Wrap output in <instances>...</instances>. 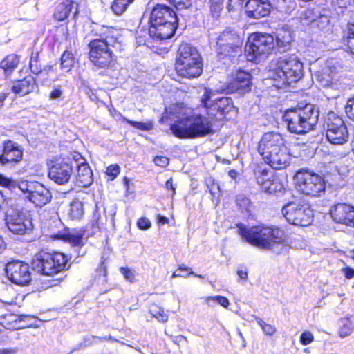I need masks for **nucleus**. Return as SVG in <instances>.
<instances>
[{
	"label": "nucleus",
	"instance_id": "f257e3e1",
	"mask_svg": "<svg viewBox=\"0 0 354 354\" xmlns=\"http://www.w3.org/2000/svg\"><path fill=\"white\" fill-rule=\"evenodd\" d=\"M213 114L192 113L178 118L170 125L172 134L178 139H197L214 135L228 120Z\"/></svg>",
	"mask_w": 354,
	"mask_h": 354
},
{
	"label": "nucleus",
	"instance_id": "f03ea898",
	"mask_svg": "<svg viewBox=\"0 0 354 354\" xmlns=\"http://www.w3.org/2000/svg\"><path fill=\"white\" fill-rule=\"evenodd\" d=\"M95 35L97 38L88 44V58L97 68H109L113 66L114 57L111 48H122L120 31L113 26H101Z\"/></svg>",
	"mask_w": 354,
	"mask_h": 354
},
{
	"label": "nucleus",
	"instance_id": "7ed1b4c3",
	"mask_svg": "<svg viewBox=\"0 0 354 354\" xmlns=\"http://www.w3.org/2000/svg\"><path fill=\"white\" fill-rule=\"evenodd\" d=\"M236 226L243 239L261 249L270 250L277 245L290 243L284 232L277 227L264 225L248 227L243 223H239Z\"/></svg>",
	"mask_w": 354,
	"mask_h": 354
},
{
	"label": "nucleus",
	"instance_id": "20e7f679",
	"mask_svg": "<svg viewBox=\"0 0 354 354\" xmlns=\"http://www.w3.org/2000/svg\"><path fill=\"white\" fill-rule=\"evenodd\" d=\"M174 68L178 77L192 80L200 77L203 71V58L197 48L182 43L178 48Z\"/></svg>",
	"mask_w": 354,
	"mask_h": 354
},
{
	"label": "nucleus",
	"instance_id": "39448f33",
	"mask_svg": "<svg viewBox=\"0 0 354 354\" xmlns=\"http://www.w3.org/2000/svg\"><path fill=\"white\" fill-rule=\"evenodd\" d=\"M318 111L310 104L302 107L288 109L283 115L288 130L299 135L313 130L318 122Z\"/></svg>",
	"mask_w": 354,
	"mask_h": 354
},
{
	"label": "nucleus",
	"instance_id": "423d86ee",
	"mask_svg": "<svg viewBox=\"0 0 354 354\" xmlns=\"http://www.w3.org/2000/svg\"><path fill=\"white\" fill-rule=\"evenodd\" d=\"M243 39L234 30L226 28L216 38L215 52L219 60L234 63L242 55Z\"/></svg>",
	"mask_w": 354,
	"mask_h": 354
},
{
	"label": "nucleus",
	"instance_id": "0eeeda50",
	"mask_svg": "<svg viewBox=\"0 0 354 354\" xmlns=\"http://www.w3.org/2000/svg\"><path fill=\"white\" fill-rule=\"evenodd\" d=\"M295 189L309 197H319L326 190L324 178L308 167L296 171L293 177Z\"/></svg>",
	"mask_w": 354,
	"mask_h": 354
},
{
	"label": "nucleus",
	"instance_id": "6e6552de",
	"mask_svg": "<svg viewBox=\"0 0 354 354\" xmlns=\"http://www.w3.org/2000/svg\"><path fill=\"white\" fill-rule=\"evenodd\" d=\"M272 73L274 80L284 84L295 83L303 77V63L295 55L280 57L275 61Z\"/></svg>",
	"mask_w": 354,
	"mask_h": 354
},
{
	"label": "nucleus",
	"instance_id": "1a4fd4ad",
	"mask_svg": "<svg viewBox=\"0 0 354 354\" xmlns=\"http://www.w3.org/2000/svg\"><path fill=\"white\" fill-rule=\"evenodd\" d=\"M66 263L67 259L64 254L49 253L41 250L34 256L31 266L32 270L37 273L53 276L64 270Z\"/></svg>",
	"mask_w": 354,
	"mask_h": 354
},
{
	"label": "nucleus",
	"instance_id": "9d476101",
	"mask_svg": "<svg viewBox=\"0 0 354 354\" xmlns=\"http://www.w3.org/2000/svg\"><path fill=\"white\" fill-rule=\"evenodd\" d=\"M275 47L274 38L271 34L254 32L250 34L245 46L249 61L257 62L270 55Z\"/></svg>",
	"mask_w": 354,
	"mask_h": 354
},
{
	"label": "nucleus",
	"instance_id": "9b49d317",
	"mask_svg": "<svg viewBox=\"0 0 354 354\" xmlns=\"http://www.w3.org/2000/svg\"><path fill=\"white\" fill-rule=\"evenodd\" d=\"M323 127L327 140L335 145H342L349 139L348 127L344 120L334 111H329L324 118Z\"/></svg>",
	"mask_w": 354,
	"mask_h": 354
},
{
	"label": "nucleus",
	"instance_id": "f8f14e48",
	"mask_svg": "<svg viewBox=\"0 0 354 354\" xmlns=\"http://www.w3.org/2000/svg\"><path fill=\"white\" fill-rule=\"evenodd\" d=\"M73 160L62 155L53 157L48 162V177L58 185L67 183L73 172Z\"/></svg>",
	"mask_w": 354,
	"mask_h": 354
},
{
	"label": "nucleus",
	"instance_id": "ddd939ff",
	"mask_svg": "<svg viewBox=\"0 0 354 354\" xmlns=\"http://www.w3.org/2000/svg\"><path fill=\"white\" fill-rule=\"evenodd\" d=\"M211 91L205 90L200 100V105L206 110L207 114H213L216 117L223 116V119L228 120L227 115L235 110L233 100L229 97H221L209 104Z\"/></svg>",
	"mask_w": 354,
	"mask_h": 354
},
{
	"label": "nucleus",
	"instance_id": "4468645a",
	"mask_svg": "<svg viewBox=\"0 0 354 354\" xmlns=\"http://www.w3.org/2000/svg\"><path fill=\"white\" fill-rule=\"evenodd\" d=\"M252 76L250 73L238 69L232 73L227 82L225 89L227 93L245 94L251 90Z\"/></svg>",
	"mask_w": 354,
	"mask_h": 354
},
{
	"label": "nucleus",
	"instance_id": "2eb2a0df",
	"mask_svg": "<svg viewBox=\"0 0 354 354\" xmlns=\"http://www.w3.org/2000/svg\"><path fill=\"white\" fill-rule=\"evenodd\" d=\"M285 144L286 142L281 133L273 131L266 132L260 138L257 150L261 158H263Z\"/></svg>",
	"mask_w": 354,
	"mask_h": 354
},
{
	"label": "nucleus",
	"instance_id": "dca6fc26",
	"mask_svg": "<svg viewBox=\"0 0 354 354\" xmlns=\"http://www.w3.org/2000/svg\"><path fill=\"white\" fill-rule=\"evenodd\" d=\"M281 212L286 221H310L313 211L310 207L290 201L285 204Z\"/></svg>",
	"mask_w": 354,
	"mask_h": 354
},
{
	"label": "nucleus",
	"instance_id": "f3484780",
	"mask_svg": "<svg viewBox=\"0 0 354 354\" xmlns=\"http://www.w3.org/2000/svg\"><path fill=\"white\" fill-rule=\"evenodd\" d=\"M6 272L8 279L17 285H27L31 280L29 266L21 261L8 263L6 266Z\"/></svg>",
	"mask_w": 354,
	"mask_h": 354
},
{
	"label": "nucleus",
	"instance_id": "a211bd4d",
	"mask_svg": "<svg viewBox=\"0 0 354 354\" xmlns=\"http://www.w3.org/2000/svg\"><path fill=\"white\" fill-rule=\"evenodd\" d=\"M178 27V22H149V35L157 41L171 38Z\"/></svg>",
	"mask_w": 354,
	"mask_h": 354
},
{
	"label": "nucleus",
	"instance_id": "6ab92c4d",
	"mask_svg": "<svg viewBox=\"0 0 354 354\" xmlns=\"http://www.w3.org/2000/svg\"><path fill=\"white\" fill-rule=\"evenodd\" d=\"M264 162L275 170L284 169L290 164L291 153L286 144L262 158Z\"/></svg>",
	"mask_w": 354,
	"mask_h": 354
},
{
	"label": "nucleus",
	"instance_id": "aec40b11",
	"mask_svg": "<svg viewBox=\"0 0 354 354\" xmlns=\"http://www.w3.org/2000/svg\"><path fill=\"white\" fill-rule=\"evenodd\" d=\"M22 157L23 150L17 143L10 139L2 142L0 164L4 165L10 162L17 163L22 159Z\"/></svg>",
	"mask_w": 354,
	"mask_h": 354
},
{
	"label": "nucleus",
	"instance_id": "412c9836",
	"mask_svg": "<svg viewBox=\"0 0 354 354\" xmlns=\"http://www.w3.org/2000/svg\"><path fill=\"white\" fill-rule=\"evenodd\" d=\"M316 80L323 88H333L340 80L339 72L335 65H327L318 71Z\"/></svg>",
	"mask_w": 354,
	"mask_h": 354
},
{
	"label": "nucleus",
	"instance_id": "4be33fe9",
	"mask_svg": "<svg viewBox=\"0 0 354 354\" xmlns=\"http://www.w3.org/2000/svg\"><path fill=\"white\" fill-rule=\"evenodd\" d=\"M178 22L174 9L162 3H156L150 14L149 22Z\"/></svg>",
	"mask_w": 354,
	"mask_h": 354
},
{
	"label": "nucleus",
	"instance_id": "5701e85b",
	"mask_svg": "<svg viewBox=\"0 0 354 354\" xmlns=\"http://www.w3.org/2000/svg\"><path fill=\"white\" fill-rule=\"evenodd\" d=\"M38 87L36 77L30 73L22 79L15 80L10 91L15 95L25 96L37 90Z\"/></svg>",
	"mask_w": 354,
	"mask_h": 354
},
{
	"label": "nucleus",
	"instance_id": "b1692460",
	"mask_svg": "<svg viewBox=\"0 0 354 354\" xmlns=\"http://www.w3.org/2000/svg\"><path fill=\"white\" fill-rule=\"evenodd\" d=\"M271 5L268 0H248L245 4V12L249 18L261 19L270 13Z\"/></svg>",
	"mask_w": 354,
	"mask_h": 354
},
{
	"label": "nucleus",
	"instance_id": "393cba45",
	"mask_svg": "<svg viewBox=\"0 0 354 354\" xmlns=\"http://www.w3.org/2000/svg\"><path fill=\"white\" fill-rule=\"evenodd\" d=\"M329 214L333 221H354V207L339 203L330 207Z\"/></svg>",
	"mask_w": 354,
	"mask_h": 354
},
{
	"label": "nucleus",
	"instance_id": "a878e982",
	"mask_svg": "<svg viewBox=\"0 0 354 354\" xmlns=\"http://www.w3.org/2000/svg\"><path fill=\"white\" fill-rule=\"evenodd\" d=\"M30 195L26 198L35 205L36 207H41L48 203L52 198L51 193L48 189L41 183L36 182Z\"/></svg>",
	"mask_w": 354,
	"mask_h": 354
},
{
	"label": "nucleus",
	"instance_id": "bb28decb",
	"mask_svg": "<svg viewBox=\"0 0 354 354\" xmlns=\"http://www.w3.org/2000/svg\"><path fill=\"white\" fill-rule=\"evenodd\" d=\"M34 212L17 205H10L5 210V221H32Z\"/></svg>",
	"mask_w": 354,
	"mask_h": 354
},
{
	"label": "nucleus",
	"instance_id": "cd10ccee",
	"mask_svg": "<svg viewBox=\"0 0 354 354\" xmlns=\"http://www.w3.org/2000/svg\"><path fill=\"white\" fill-rule=\"evenodd\" d=\"M86 230H72L64 228L63 232H59L52 234L51 236L55 239H62L69 242L75 246H80L84 244V236Z\"/></svg>",
	"mask_w": 354,
	"mask_h": 354
},
{
	"label": "nucleus",
	"instance_id": "c85d7f7f",
	"mask_svg": "<svg viewBox=\"0 0 354 354\" xmlns=\"http://www.w3.org/2000/svg\"><path fill=\"white\" fill-rule=\"evenodd\" d=\"M73 0H58L54 4L53 19L57 22L66 21L70 16L73 8Z\"/></svg>",
	"mask_w": 354,
	"mask_h": 354
},
{
	"label": "nucleus",
	"instance_id": "c756f323",
	"mask_svg": "<svg viewBox=\"0 0 354 354\" xmlns=\"http://www.w3.org/2000/svg\"><path fill=\"white\" fill-rule=\"evenodd\" d=\"M77 172L75 183L81 187H88L93 182V171L90 166L84 160L77 163Z\"/></svg>",
	"mask_w": 354,
	"mask_h": 354
},
{
	"label": "nucleus",
	"instance_id": "7c9ffc66",
	"mask_svg": "<svg viewBox=\"0 0 354 354\" xmlns=\"http://www.w3.org/2000/svg\"><path fill=\"white\" fill-rule=\"evenodd\" d=\"M38 73H32L36 79L41 84H45L48 82H53L58 79V75L53 65H46L44 67H40L37 69Z\"/></svg>",
	"mask_w": 354,
	"mask_h": 354
},
{
	"label": "nucleus",
	"instance_id": "2f4dec72",
	"mask_svg": "<svg viewBox=\"0 0 354 354\" xmlns=\"http://www.w3.org/2000/svg\"><path fill=\"white\" fill-rule=\"evenodd\" d=\"M254 180L260 189L263 187L270 178H272L276 173L272 172L268 168L263 167L261 164H257L252 170Z\"/></svg>",
	"mask_w": 354,
	"mask_h": 354
},
{
	"label": "nucleus",
	"instance_id": "473e14b6",
	"mask_svg": "<svg viewBox=\"0 0 354 354\" xmlns=\"http://www.w3.org/2000/svg\"><path fill=\"white\" fill-rule=\"evenodd\" d=\"M19 63V57L15 53H11L6 55L0 62V68L3 71L5 76L8 77L12 75L14 71L18 67Z\"/></svg>",
	"mask_w": 354,
	"mask_h": 354
},
{
	"label": "nucleus",
	"instance_id": "72a5a7b5",
	"mask_svg": "<svg viewBox=\"0 0 354 354\" xmlns=\"http://www.w3.org/2000/svg\"><path fill=\"white\" fill-rule=\"evenodd\" d=\"M286 189L283 182L280 180L277 174L270 178L269 181L261 189V192L268 194H275L277 193H283Z\"/></svg>",
	"mask_w": 354,
	"mask_h": 354
},
{
	"label": "nucleus",
	"instance_id": "f704fd0d",
	"mask_svg": "<svg viewBox=\"0 0 354 354\" xmlns=\"http://www.w3.org/2000/svg\"><path fill=\"white\" fill-rule=\"evenodd\" d=\"M67 214L71 221L82 219L84 214L83 203L77 198L73 199L68 205Z\"/></svg>",
	"mask_w": 354,
	"mask_h": 354
},
{
	"label": "nucleus",
	"instance_id": "c9c22d12",
	"mask_svg": "<svg viewBox=\"0 0 354 354\" xmlns=\"http://www.w3.org/2000/svg\"><path fill=\"white\" fill-rule=\"evenodd\" d=\"M236 205L241 211V213L245 215L248 220H254L255 215L252 212V205L250 201L247 197H238L236 199Z\"/></svg>",
	"mask_w": 354,
	"mask_h": 354
},
{
	"label": "nucleus",
	"instance_id": "e433bc0d",
	"mask_svg": "<svg viewBox=\"0 0 354 354\" xmlns=\"http://www.w3.org/2000/svg\"><path fill=\"white\" fill-rule=\"evenodd\" d=\"M8 229L15 234L30 233L33 229L32 223H5Z\"/></svg>",
	"mask_w": 354,
	"mask_h": 354
},
{
	"label": "nucleus",
	"instance_id": "4c0bfd02",
	"mask_svg": "<svg viewBox=\"0 0 354 354\" xmlns=\"http://www.w3.org/2000/svg\"><path fill=\"white\" fill-rule=\"evenodd\" d=\"M75 64V57L71 50H66L60 57V67L62 70L69 72Z\"/></svg>",
	"mask_w": 354,
	"mask_h": 354
},
{
	"label": "nucleus",
	"instance_id": "58836bf2",
	"mask_svg": "<svg viewBox=\"0 0 354 354\" xmlns=\"http://www.w3.org/2000/svg\"><path fill=\"white\" fill-rule=\"evenodd\" d=\"M135 0H113L111 3V9L112 12L117 16L122 15L125 12L129 6Z\"/></svg>",
	"mask_w": 354,
	"mask_h": 354
},
{
	"label": "nucleus",
	"instance_id": "ea45409f",
	"mask_svg": "<svg viewBox=\"0 0 354 354\" xmlns=\"http://www.w3.org/2000/svg\"><path fill=\"white\" fill-rule=\"evenodd\" d=\"M343 42L350 53L354 55V24L348 23L347 29L343 37Z\"/></svg>",
	"mask_w": 354,
	"mask_h": 354
},
{
	"label": "nucleus",
	"instance_id": "a19ab883",
	"mask_svg": "<svg viewBox=\"0 0 354 354\" xmlns=\"http://www.w3.org/2000/svg\"><path fill=\"white\" fill-rule=\"evenodd\" d=\"M339 323L341 326L339 329V336L342 338L349 336L354 330L353 322L348 318H341Z\"/></svg>",
	"mask_w": 354,
	"mask_h": 354
},
{
	"label": "nucleus",
	"instance_id": "79ce46f5",
	"mask_svg": "<svg viewBox=\"0 0 354 354\" xmlns=\"http://www.w3.org/2000/svg\"><path fill=\"white\" fill-rule=\"evenodd\" d=\"M274 38L275 47L279 48H284L290 44V35L287 31H281L276 34Z\"/></svg>",
	"mask_w": 354,
	"mask_h": 354
},
{
	"label": "nucleus",
	"instance_id": "37998d69",
	"mask_svg": "<svg viewBox=\"0 0 354 354\" xmlns=\"http://www.w3.org/2000/svg\"><path fill=\"white\" fill-rule=\"evenodd\" d=\"M121 120L122 122L127 123L131 127L142 131H149L153 128V124L151 122H143L133 121L123 116L121 118Z\"/></svg>",
	"mask_w": 354,
	"mask_h": 354
},
{
	"label": "nucleus",
	"instance_id": "c03bdc74",
	"mask_svg": "<svg viewBox=\"0 0 354 354\" xmlns=\"http://www.w3.org/2000/svg\"><path fill=\"white\" fill-rule=\"evenodd\" d=\"M39 55L40 52L38 50H32L30 53L28 66L31 73H38L37 69L41 66L39 63Z\"/></svg>",
	"mask_w": 354,
	"mask_h": 354
},
{
	"label": "nucleus",
	"instance_id": "a18cd8bd",
	"mask_svg": "<svg viewBox=\"0 0 354 354\" xmlns=\"http://www.w3.org/2000/svg\"><path fill=\"white\" fill-rule=\"evenodd\" d=\"M120 167L118 164L109 165L105 171V175L106 176L109 181L114 180L120 173Z\"/></svg>",
	"mask_w": 354,
	"mask_h": 354
},
{
	"label": "nucleus",
	"instance_id": "49530a36",
	"mask_svg": "<svg viewBox=\"0 0 354 354\" xmlns=\"http://www.w3.org/2000/svg\"><path fill=\"white\" fill-rule=\"evenodd\" d=\"M150 311L152 315L160 322H165L168 319V316L164 309L156 305L152 306L150 308Z\"/></svg>",
	"mask_w": 354,
	"mask_h": 354
},
{
	"label": "nucleus",
	"instance_id": "de8ad7c7",
	"mask_svg": "<svg viewBox=\"0 0 354 354\" xmlns=\"http://www.w3.org/2000/svg\"><path fill=\"white\" fill-rule=\"evenodd\" d=\"M37 181H28V180H21L18 183V188L19 189V190H21V192L26 196H29L30 195L31 192H32V187H34L35 186V184L36 183Z\"/></svg>",
	"mask_w": 354,
	"mask_h": 354
},
{
	"label": "nucleus",
	"instance_id": "09e8293b",
	"mask_svg": "<svg viewBox=\"0 0 354 354\" xmlns=\"http://www.w3.org/2000/svg\"><path fill=\"white\" fill-rule=\"evenodd\" d=\"M223 8V0H210L209 9L213 17H218Z\"/></svg>",
	"mask_w": 354,
	"mask_h": 354
},
{
	"label": "nucleus",
	"instance_id": "8fccbe9b",
	"mask_svg": "<svg viewBox=\"0 0 354 354\" xmlns=\"http://www.w3.org/2000/svg\"><path fill=\"white\" fill-rule=\"evenodd\" d=\"M255 319L257 322V323L259 324V325L261 327L263 332L266 335H272L274 333H275L277 330L274 326H272L270 324L266 323L263 320H262L259 317H255Z\"/></svg>",
	"mask_w": 354,
	"mask_h": 354
},
{
	"label": "nucleus",
	"instance_id": "3c124183",
	"mask_svg": "<svg viewBox=\"0 0 354 354\" xmlns=\"http://www.w3.org/2000/svg\"><path fill=\"white\" fill-rule=\"evenodd\" d=\"M205 300L208 305H210V301H214L217 302L224 308H227L230 304L229 300L223 296L207 297Z\"/></svg>",
	"mask_w": 354,
	"mask_h": 354
},
{
	"label": "nucleus",
	"instance_id": "603ef678",
	"mask_svg": "<svg viewBox=\"0 0 354 354\" xmlns=\"http://www.w3.org/2000/svg\"><path fill=\"white\" fill-rule=\"evenodd\" d=\"M345 113L350 120L354 121V95L347 100Z\"/></svg>",
	"mask_w": 354,
	"mask_h": 354
},
{
	"label": "nucleus",
	"instance_id": "864d4df0",
	"mask_svg": "<svg viewBox=\"0 0 354 354\" xmlns=\"http://www.w3.org/2000/svg\"><path fill=\"white\" fill-rule=\"evenodd\" d=\"M178 9H187L192 6V0H167Z\"/></svg>",
	"mask_w": 354,
	"mask_h": 354
},
{
	"label": "nucleus",
	"instance_id": "5fc2aeb1",
	"mask_svg": "<svg viewBox=\"0 0 354 354\" xmlns=\"http://www.w3.org/2000/svg\"><path fill=\"white\" fill-rule=\"evenodd\" d=\"M335 8L346 9L354 3V0H331Z\"/></svg>",
	"mask_w": 354,
	"mask_h": 354
},
{
	"label": "nucleus",
	"instance_id": "6e6d98bb",
	"mask_svg": "<svg viewBox=\"0 0 354 354\" xmlns=\"http://www.w3.org/2000/svg\"><path fill=\"white\" fill-rule=\"evenodd\" d=\"M314 339L313 334L309 331H305L301 333L300 337V342L303 345H308L310 344Z\"/></svg>",
	"mask_w": 354,
	"mask_h": 354
},
{
	"label": "nucleus",
	"instance_id": "4d7b16f0",
	"mask_svg": "<svg viewBox=\"0 0 354 354\" xmlns=\"http://www.w3.org/2000/svg\"><path fill=\"white\" fill-rule=\"evenodd\" d=\"M153 162L157 166L166 167L169 163V159L167 156H158L154 158Z\"/></svg>",
	"mask_w": 354,
	"mask_h": 354
},
{
	"label": "nucleus",
	"instance_id": "13d9d810",
	"mask_svg": "<svg viewBox=\"0 0 354 354\" xmlns=\"http://www.w3.org/2000/svg\"><path fill=\"white\" fill-rule=\"evenodd\" d=\"M120 271L127 280L131 282L134 280L135 274L133 270L128 268L121 267L120 268Z\"/></svg>",
	"mask_w": 354,
	"mask_h": 354
},
{
	"label": "nucleus",
	"instance_id": "bf43d9fd",
	"mask_svg": "<svg viewBox=\"0 0 354 354\" xmlns=\"http://www.w3.org/2000/svg\"><path fill=\"white\" fill-rule=\"evenodd\" d=\"M166 189L171 192V195L173 196L176 193V185L174 184L172 178L168 179L165 185Z\"/></svg>",
	"mask_w": 354,
	"mask_h": 354
},
{
	"label": "nucleus",
	"instance_id": "052dcab7",
	"mask_svg": "<svg viewBox=\"0 0 354 354\" xmlns=\"http://www.w3.org/2000/svg\"><path fill=\"white\" fill-rule=\"evenodd\" d=\"M62 95V91L60 88V86L54 88L50 93V99H57Z\"/></svg>",
	"mask_w": 354,
	"mask_h": 354
},
{
	"label": "nucleus",
	"instance_id": "680f3d73",
	"mask_svg": "<svg viewBox=\"0 0 354 354\" xmlns=\"http://www.w3.org/2000/svg\"><path fill=\"white\" fill-rule=\"evenodd\" d=\"M12 181L10 178L6 177L3 174H0V185L8 187Z\"/></svg>",
	"mask_w": 354,
	"mask_h": 354
},
{
	"label": "nucleus",
	"instance_id": "e2e57ef3",
	"mask_svg": "<svg viewBox=\"0 0 354 354\" xmlns=\"http://www.w3.org/2000/svg\"><path fill=\"white\" fill-rule=\"evenodd\" d=\"M10 95L9 92H1L0 93V109L4 106L5 101Z\"/></svg>",
	"mask_w": 354,
	"mask_h": 354
},
{
	"label": "nucleus",
	"instance_id": "0e129e2a",
	"mask_svg": "<svg viewBox=\"0 0 354 354\" xmlns=\"http://www.w3.org/2000/svg\"><path fill=\"white\" fill-rule=\"evenodd\" d=\"M237 274L241 279L246 280L248 279V270H241L239 269L237 270Z\"/></svg>",
	"mask_w": 354,
	"mask_h": 354
},
{
	"label": "nucleus",
	"instance_id": "69168bd1",
	"mask_svg": "<svg viewBox=\"0 0 354 354\" xmlns=\"http://www.w3.org/2000/svg\"><path fill=\"white\" fill-rule=\"evenodd\" d=\"M138 227L142 230H146L151 227V223H136Z\"/></svg>",
	"mask_w": 354,
	"mask_h": 354
},
{
	"label": "nucleus",
	"instance_id": "338daca9",
	"mask_svg": "<svg viewBox=\"0 0 354 354\" xmlns=\"http://www.w3.org/2000/svg\"><path fill=\"white\" fill-rule=\"evenodd\" d=\"M87 95L88 97L93 101H99L98 97L96 95V93L92 89H88L87 91Z\"/></svg>",
	"mask_w": 354,
	"mask_h": 354
},
{
	"label": "nucleus",
	"instance_id": "774afa93",
	"mask_svg": "<svg viewBox=\"0 0 354 354\" xmlns=\"http://www.w3.org/2000/svg\"><path fill=\"white\" fill-rule=\"evenodd\" d=\"M239 174V172L234 169H230L228 171V176L233 180H236Z\"/></svg>",
	"mask_w": 354,
	"mask_h": 354
}]
</instances>
